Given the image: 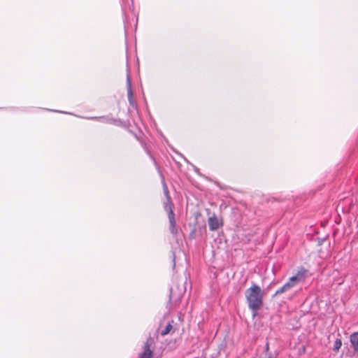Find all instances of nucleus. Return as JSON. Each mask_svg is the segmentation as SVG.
<instances>
[{
    "label": "nucleus",
    "mask_w": 358,
    "mask_h": 358,
    "mask_svg": "<svg viewBox=\"0 0 358 358\" xmlns=\"http://www.w3.org/2000/svg\"><path fill=\"white\" fill-rule=\"evenodd\" d=\"M173 327L171 323H168L166 327L162 331L161 335L164 336L170 333L171 330L172 329Z\"/></svg>",
    "instance_id": "obj_8"
},
{
    "label": "nucleus",
    "mask_w": 358,
    "mask_h": 358,
    "mask_svg": "<svg viewBox=\"0 0 358 358\" xmlns=\"http://www.w3.org/2000/svg\"><path fill=\"white\" fill-rule=\"evenodd\" d=\"M264 294V291L257 284H253L245 290V296L248 308L254 313H256L262 307Z\"/></svg>",
    "instance_id": "obj_1"
},
{
    "label": "nucleus",
    "mask_w": 358,
    "mask_h": 358,
    "mask_svg": "<svg viewBox=\"0 0 358 358\" xmlns=\"http://www.w3.org/2000/svg\"><path fill=\"white\" fill-rule=\"evenodd\" d=\"M350 342L355 350H358V332L353 333L350 336Z\"/></svg>",
    "instance_id": "obj_7"
},
{
    "label": "nucleus",
    "mask_w": 358,
    "mask_h": 358,
    "mask_svg": "<svg viewBox=\"0 0 358 358\" xmlns=\"http://www.w3.org/2000/svg\"><path fill=\"white\" fill-rule=\"evenodd\" d=\"M168 213V218L169 221V230L173 235H176L178 232V227L176 226V221L175 219V214L173 210H170Z\"/></svg>",
    "instance_id": "obj_5"
},
{
    "label": "nucleus",
    "mask_w": 358,
    "mask_h": 358,
    "mask_svg": "<svg viewBox=\"0 0 358 358\" xmlns=\"http://www.w3.org/2000/svg\"><path fill=\"white\" fill-rule=\"evenodd\" d=\"M127 87L128 101L131 105L134 106V98H133L132 87H131V81L130 75H129V72L127 73Z\"/></svg>",
    "instance_id": "obj_6"
},
{
    "label": "nucleus",
    "mask_w": 358,
    "mask_h": 358,
    "mask_svg": "<svg viewBox=\"0 0 358 358\" xmlns=\"http://www.w3.org/2000/svg\"><path fill=\"white\" fill-rule=\"evenodd\" d=\"M56 112H59L60 113H62L63 112L62 111H59V110H55Z\"/></svg>",
    "instance_id": "obj_14"
},
{
    "label": "nucleus",
    "mask_w": 358,
    "mask_h": 358,
    "mask_svg": "<svg viewBox=\"0 0 358 358\" xmlns=\"http://www.w3.org/2000/svg\"><path fill=\"white\" fill-rule=\"evenodd\" d=\"M152 341L151 338L147 340L143 345V352L139 354L138 358H151L152 356V350H151Z\"/></svg>",
    "instance_id": "obj_3"
},
{
    "label": "nucleus",
    "mask_w": 358,
    "mask_h": 358,
    "mask_svg": "<svg viewBox=\"0 0 358 358\" xmlns=\"http://www.w3.org/2000/svg\"><path fill=\"white\" fill-rule=\"evenodd\" d=\"M91 119H97V120H106V118L104 117H91Z\"/></svg>",
    "instance_id": "obj_12"
},
{
    "label": "nucleus",
    "mask_w": 358,
    "mask_h": 358,
    "mask_svg": "<svg viewBox=\"0 0 358 358\" xmlns=\"http://www.w3.org/2000/svg\"><path fill=\"white\" fill-rule=\"evenodd\" d=\"M308 270L303 267H301L296 274L289 278L288 281L281 287L276 290L273 296L281 294L289 291L290 289L296 286L299 282L303 281L306 277Z\"/></svg>",
    "instance_id": "obj_2"
},
{
    "label": "nucleus",
    "mask_w": 358,
    "mask_h": 358,
    "mask_svg": "<svg viewBox=\"0 0 358 358\" xmlns=\"http://www.w3.org/2000/svg\"><path fill=\"white\" fill-rule=\"evenodd\" d=\"M268 358H271V357H268Z\"/></svg>",
    "instance_id": "obj_15"
},
{
    "label": "nucleus",
    "mask_w": 358,
    "mask_h": 358,
    "mask_svg": "<svg viewBox=\"0 0 358 358\" xmlns=\"http://www.w3.org/2000/svg\"><path fill=\"white\" fill-rule=\"evenodd\" d=\"M266 350L268 351V343H267L266 345Z\"/></svg>",
    "instance_id": "obj_13"
},
{
    "label": "nucleus",
    "mask_w": 358,
    "mask_h": 358,
    "mask_svg": "<svg viewBox=\"0 0 358 358\" xmlns=\"http://www.w3.org/2000/svg\"><path fill=\"white\" fill-rule=\"evenodd\" d=\"M164 210L169 213L170 210H173V204L171 203V199H166V201L164 203Z\"/></svg>",
    "instance_id": "obj_9"
},
{
    "label": "nucleus",
    "mask_w": 358,
    "mask_h": 358,
    "mask_svg": "<svg viewBox=\"0 0 358 358\" xmlns=\"http://www.w3.org/2000/svg\"><path fill=\"white\" fill-rule=\"evenodd\" d=\"M163 189H164V193L166 197V199H169L170 200L171 197L169 196V190H168V187L166 186V185L164 182L163 184Z\"/></svg>",
    "instance_id": "obj_11"
},
{
    "label": "nucleus",
    "mask_w": 358,
    "mask_h": 358,
    "mask_svg": "<svg viewBox=\"0 0 358 358\" xmlns=\"http://www.w3.org/2000/svg\"><path fill=\"white\" fill-rule=\"evenodd\" d=\"M341 341L340 339H336V341L334 343V350L338 351L341 348Z\"/></svg>",
    "instance_id": "obj_10"
},
{
    "label": "nucleus",
    "mask_w": 358,
    "mask_h": 358,
    "mask_svg": "<svg viewBox=\"0 0 358 358\" xmlns=\"http://www.w3.org/2000/svg\"><path fill=\"white\" fill-rule=\"evenodd\" d=\"M208 224L209 229L212 231L217 230L222 225V221L218 219L215 214L208 217Z\"/></svg>",
    "instance_id": "obj_4"
}]
</instances>
